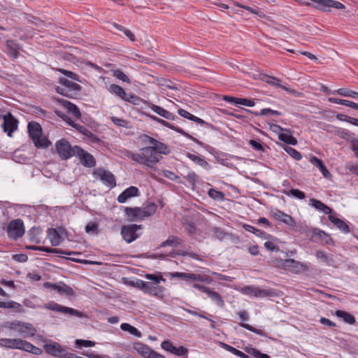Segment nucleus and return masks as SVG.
<instances>
[{"mask_svg": "<svg viewBox=\"0 0 358 358\" xmlns=\"http://www.w3.org/2000/svg\"><path fill=\"white\" fill-rule=\"evenodd\" d=\"M129 157L133 161L151 169H154L156 164L162 158L150 145L141 148L139 153L131 152Z\"/></svg>", "mask_w": 358, "mask_h": 358, "instance_id": "1", "label": "nucleus"}, {"mask_svg": "<svg viewBox=\"0 0 358 358\" xmlns=\"http://www.w3.org/2000/svg\"><path fill=\"white\" fill-rule=\"evenodd\" d=\"M27 129L29 137L36 148H46L51 144L46 138L42 137V129L38 123L31 122L28 124Z\"/></svg>", "mask_w": 358, "mask_h": 358, "instance_id": "2", "label": "nucleus"}, {"mask_svg": "<svg viewBox=\"0 0 358 358\" xmlns=\"http://www.w3.org/2000/svg\"><path fill=\"white\" fill-rule=\"evenodd\" d=\"M145 278L151 280L147 282L145 293L162 298L164 296V288L160 286L159 283L165 280L162 276H157L153 274H146Z\"/></svg>", "mask_w": 358, "mask_h": 358, "instance_id": "3", "label": "nucleus"}, {"mask_svg": "<svg viewBox=\"0 0 358 358\" xmlns=\"http://www.w3.org/2000/svg\"><path fill=\"white\" fill-rule=\"evenodd\" d=\"M78 147V145L72 147L69 143L64 138L57 141L55 143L57 153L62 159H68L75 156L77 152L76 148Z\"/></svg>", "mask_w": 358, "mask_h": 358, "instance_id": "4", "label": "nucleus"}, {"mask_svg": "<svg viewBox=\"0 0 358 358\" xmlns=\"http://www.w3.org/2000/svg\"><path fill=\"white\" fill-rule=\"evenodd\" d=\"M25 232L23 222L20 219L11 221L7 228L8 236L13 240H17L22 237Z\"/></svg>", "mask_w": 358, "mask_h": 358, "instance_id": "5", "label": "nucleus"}, {"mask_svg": "<svg viewBox=\"0 0 358 358\" xmlns=\"http://www.w3.org/2000/svg\"><path fill=\"white\" fill-rule=\"evenodd\" d=\"M2 118L3 120L2 124L3 131L7 134L8 136L13 137V134L18 128V120L10 113L3 115Z\"/></svg>", "mask_w": 358, "mask_h": 358, "instance_id": "6", "label": "nucleus"}, {"mask_svg": "<svg viewBox=\"0 0 358 358\" xmlns=\"http://www.w3.org/2000/svg\"><path fill=\"white\" fill-rule=\"evenodd\" d=\"M142 225L135 224L124 225L122 227L121 234L123 239L128 243H130L139 237L137 234L138 229H141Z\"/></svg>", "mask_w": 358, "mask_h": 358, "instance_id": "7", "label": "nucleus"}, {"mask_svg": "<svg viewBox=\"0 0 358 358\" xmlns=\"http://www.w3.org/2000/svg\"><path fill=\"white\" fill-rule=\"evenodd\" d=\"M94 175L96 176L108 187L113 188L116 186L115 176L111 172L99 168L94 171Z\"/></svg>", "mask_w": 358, "mask_h": 358, "instance_id": "8", "label": "nucleus"}, {"mask_svg": "<svg viewBox=\"0 0 358 358\" xmlns=\"http://www.w3.org/2000/svg\"><path fill=\"white\" fill-rule=\"evenodd\" d=\"M143 141L145 144H150L151 148L159 155L162 154L167 155L169 153V150L166 145L158 141L152 137L145 135L143 136Z\"/></svg>", "mask_w": 358, "mask_h": 358, "instance_id": "9", "label": "nucleus"}, {"mask_svg": "<svg viewBox=\"0 0 358 358\" xmlns=\"http://www.w3.org/2000/svg\"><path fill=\"white\" fill-rule=\"evenodd\" d=\"M45 308L48 310H50L62 313L64 314L75 315V316L79 317H80L83 315L81 312H79L78 310H77L76 309L62 306V305H60L57 303L53 302V301L45 304Z\"/></svg>", "mask_w": 358, "mask_h": 358, "instance_id": "10", "label": "nucleus"}, {"mask_svg": "<svg viewBox=\"0 0 358 358\" xmlns=\"http://www.w3.org/2000/svg\"><path fill=\"white\" fill-rule=\"evenodd\" d=\"M283 264L285 268L294 273H299L309 270L308 264L296 261L294 259H287L284 260Z\"/></svg>", "mask_w": 358, "mask_h": 358, "instance_id": "11", "label": "nucleus"}, {"mask_svg": "<svg viewBox=\"0 0 358 358\" xmlns=\"http://www.w3.org/2000/svg\"><path fill=\"white\" fill-rule=\"evenodd\" d=\"M76 149L77 152L75 156L79 159L83 166L88 168H93L96 166V159L90 153L84 150L80 147L76 148Z\"/></svg>", "mask_w": 358, "mask_h": 358, "instance_id": "12", "label": "nucleus"}, {"mask_svg": "<svg viewBox=\"0 0 358 358\" xmlns=\"http://www.w3.org/2000/svg\"><path fill=\"white\" fill-rule=\"evenodd\" d=\"M43 286L45 288L54 289L59 294L66 296H71L75 294L73 289L63 282H59L56 284L46 282L43 284Z\"/></svg>", "mask_w": 358, "mask_h": 358, "instance_id": "13", "label": "nucleus"}, {"mask_svg": "<svg viewBox=\"0 0 358 358\" xmlns=\"http://www.w3.org/2000/svg\"><path fill=\"white\" fill-rule=\"evenodd\" d=\"M17 332L23 338H30L35 336L36 329L31 324L20 321Z\"/></svg>", "mask_w": 358, "mask_h": 358, "instance_id": "14", "label": "nucleus"}, {"mask_svg": "<svg viewBox=\"0 0 358 358\" xmlns=\"http://www.w3.org/2000/svg\"><path fill=\"white\" fill-rule=\"evenodd\" d=\"M57 115L61 117L69 125L71 126L72 127L75 128L78 131H79L80 133L83 134L85 136H93L92 133L86 129L85 127L80 125L78 124L75 123L69 117H68L66 115H64L62 112H58Z\"/></svg>", "mask_w": 358, "mask_h": 358, "instance_id": "15", "label": "nucleus"}, {"mask_svg": "<svg viewBox=\"0 0 358 358\" xmlns=\"http://www.w3.org/2000/svg\"><path fill=\"white\" fill-rule=\"evenodd\" d=\"M271 215L274 219L283 222L287 226L294 227L296 225V221L292 216L280 210H277L273 211L271 213Z\"/></svg>", "mask_w": 358, "mask_h": 358, "instance_id": "16", "label": "nucleus"}, {"mask_svg": "<svg viewBox=\"0 0 358 358\" xmlns=\"http://www.w3.org/2000/svg\"><path fill=\"white\" fill-rule=\"evenodd\" d=\"M148 105H149V107L155 113H156L159 116L163 117L164 118H165L166 120H174L176 119H178V117L177 116H176L174 114H173L172 113L166 110V109H164L159 106H157V105L151 103H149Z\"/></svg>", "mask_w": 358, "mask_h": 358, "instance_id": "17", "label": "nucleus"}, {"mask_svg": "<svg viewBox=\"0 0 358 358\" xmlns=\"http://www.w3.org/2000/svg\"><path fill=\"white\" fill-rule=\"evenodd\" d=\"M6 52L11 57L17 59L21 50L20 45L13 40L6 41Z\"/></svg>", "mask_w": 358, "mask_h": 358, "instance_id": "18", "label": "nucleus"}, {"mask_svg": "<svg viewBox=\"0 0 358 358\" xmlns=\"http://www.w3.org/2000/svg\"><path fill=\"white\" fill-rule=\"evenodd\" d=\"M125 213L130 221H139L144 218L141 208H125Z\"/></svg>", "mask_w": 358, "mask_h": 358, "instance_id": "19", "label": "nucleus"}, {"mask_svg": "<svg viewBox=\"0 0 358 358\" xmlns=\"http://www.w3.org/2000/svg\"><path fill=\"white\" fill-rule=\"evenodd\" d=\"M138 189L137 187L131 186L124 190L118 196L117 201L120 203H125L131 197L138 196Z\"/></svg>", "mask_w": 358, "mask_h": 358, "instance_id": "20", "label": "nucleus"}, {"mask_svg": "<svg viewBox=\"0 0 358 358\" xmlns=\"http://www.w3.org/2000/svg\"><path fill=\"white\" fill-rule=\"evenodd\" d=\"M187 157L196 165L203 168L204 169L207 171L211 169L210 165L203 156L196 154L187 153Z\"/></svg>", "mask_w": 358, "mask_h": 358, "instance_id": "21", "label": "nucleus"}, {"mask_svg": "<svg viewBox=\"0 0 358 358\" xmlns=\"http://www.w3.org/2000/svg\"><path fill=\"white\" fill-rule=\"evenodd\" d=\"M309 205L315 208L318 211L324 213V214L329 215H332L331 208L319 200L315 199H310L309 200Z\"/></svg>", "mask_w": 358, "mask_h": 358, "instance_id": "22", "label": "nucleus"}, {"mask_svg": "<svg viewBox=\"0 0 358 358\" xmlns=\"http://www.w3.org/2000/svg\"><path fill=\"white\" fill-rule=\"evenodd\" d=\"M59 102L68 110L71 115L77 119L81 117V113L79 108L73 103L65 99H59Z\"/></svg>", "mask_w": 358, "mask_h": 358, "instance_id": "23", "label": "nucleus"}, {"mask_svg": "<svg viewBox=\"0 0 358 358\" xmlns=\"http://www.w3.org/2000/svg\"><path fill=\"white\" fill-rule=\"evenodd\" d=\"M162 125L166 127H168L173 131H177L178 133H180L182 135H184L185 136H187V138H190L192 141H193L194 142L196 143L197 144L200 145H203V143L201 141H199L198 139H196V138L189 135L188 134L185 133L182 129L179 128L177 126H175L174 124H171L170 122L163 120H162Z\"/></svg>", "mask_w": 358, "mask_h": 358, "instance_id": "24", "label": "nucleus"}, {"mask_svg": "<svg viewBox=\"0 0 358 358\" xmlns=\"http://www.w3.org/2000/svg\"><path fill=\"white\" fill-rule=\"evenodd\" d=\"M162 125L166 127H168L173 131H177L178 133H180L182 135H184L185 136H187V138H190L192 141H193L194 142L196 143L197 144L200 145H203V143L201 141H199L198 139H196V138L189 135L188 134L185 133L182 129L179 128L177 126H175L174 124H171L170 122L163 120H162Z\"/></svg>", "mask_w": 358, "mask_h": 358, "instance_id": "25", "label": "nucleus"}, {"mask_svg": "<svg viewBox=\"0 0 358 358\" xmlns=\"http://www.w3.org/2000/svg\"><path fill=\"white\" fill-rule=\"evenodd\" d=\"M224 99L229 103H234L236 105H243L249 107H252L255 106V101L252 99L236 98L228 96H225Z\"/></svg>", "mask_w": 358, "mask_h": 358, "instance_id": "26", "label": "nucleus"}, {"mask_svg": "<svg viewBox=\"0 0 358 358\" xmlns=\"http://www.w3.org/2000/svg\"><path fill=\"white\" fill-rule=\"evenodd\" d=\"M334 134L341 138H343L348 141L349 143H350V144L356 138L355 134L354 133H352L350 131L342 128H336L334 131Z\"/></svg>", "mask_w": 358, "mask_h": 358, "instance_id": "27", "label": "nucleus"}, {"mask_svg": "<svg viewBox=\"0 0 358 358\" xmlns=\"http://www.w3.org/2000/svg\"><path fill=\"white\" fill-rule=\"evenodd\" d=\"M329 220L342 232L348 234L350 232L348 225L342 220L337 218L335 215H329Z\"/></svg>", "mask_w": 358, "mask_h": 358, "instance_id": "28", "label": "nucleus"}, {"mask_svg": "<svg viewBox=\"0 0 358 358\" xmlns=\"http://www.w3.org/2000/svg\"><path fill=\"white\" fill-rule=\"evenodd\" d=\"M20 338H0V346L10 349H19Z\"/></svg>", "mask_w": 358, "mask_h": 358, "instance_id": "29", "label": "nucleus"}, {"mask_svg": "<svg viewBox=\"0 0 358 358\" xmlns=\"http://www.w3.org/2000/svg\"><path fill=\"white\" fill-rule=\"evenodd\" d=\"M134 349L143 358H149L153 350L142 343H135Z\"/></svg>", "mask_w": 358, "mask_h": 358, "instance_id": "30", "label": "nucleus"}, {"mask_svg": "<svg viewBox=\"0 0 358 358\" xmlns=\"http://www.w3.org/2000/svg\"><path fill=\"white\" fill-rule=\"evenodd\" d=\"M292 227H293V229L296 232H299V234H305L306 236L310 237V238H312L313 230L315 228L309 227L308 226H307L303 223H299V224L296 223V225Z\"/></svg>", "mask_w": 358, "mask_h": 358, "instance_id": "31", "label": "nucleus"}, {"mask_svg": "<svg viewBox=\"0 0 358 358\" xmlns=\"http://www.w3.org/2000/svg\"><path fill=\"white\" fill-rule=\"evenodd\" d=\"M262 80H263V81H264L265 83H266L268 85L275 86V87H279L283 89L284 90L288 91L291 93H296L295 90H289L287 87H286L285 86L280 85V80L275 77L264 76V77L262 78Z\"/></svg>", "mask_w": 358, "mask_h": 358, "instance_id": "32", "label": "nucleus"}, {"mask_svg": "<svg viewBox=\"0 0 358 358\" xmlns=\"http://www.w3.org/2000/svg\"><path fill=\"white\" fill-rule=\"evenodd\" d=\"M317 238L326 244H330L332 242V238L327 234L317 228L313 230L312 238Z\"/></svg>", "mask_w": 358, "mask_h": 358, "instance_id": "33", "label": "nucleus"}, {"mask_svg": "<svg viewBox=\"0 0 358 358\" xmlns=\"http://www.w3.org/2000/svg\"><path fill=\"white\" fill-rule=\"evenodd\" d=\"M317 238L326 244H330L332 242V238L327 234L317 228L313 230L312 238Z\"/></svg>", "mask_w": 358, "mask_h": 358, "instance_id": "34", "label": "nucleus"}, {"mask_svg": "<svg viewBox=\"0 0 358 358\" xmlns=\"http://www.w3.org/2000/svg\"><path fill=\"white\" fill-rule=\"evenodd\" d=\"M317 238L326 244H330L332 242V238L327 234L317 228L313 230L312 238Z\"/></svg>", "mask_w": 358, "mask_h": 358, "instance_id": "35", "label": "nucleus"}, {"mask_svg": "<svg viewBox=\"0 0 358 358\" xmlns=\"http://www.w3.org/2000/svg\"><path fill=\"white\" fill-rule=\"evenodd\" d=\"M178 113L179 115H180L181 117H183L189 120L195 122L199 124L203 125V124H206V122L203 120H202L196 116H194V115L189 113V112H187V110H185L184 109H182V108L179 109Z\"/></svg>", "mask_w": 358, "mask_h": 358, "instance_id": "36", "label": "nucleus"}, {"mask_svg": "<svg viewBox=\"0 0 358 358\" xmlns=\"http://www.w3.org/2000/svg\"><path fill=\"white\" fill-rule=\"evenodd\" d=\"M48 236L52 246H57L61 243V236L55 229H49Z\"/></svg>", "mask_w": 358, "mask_h": 358, "instance_id": "37", "label": "nucleus"}, {"mask_svg": "<svg viewBox=\"0 0 358 358\" xmlns=\"http://www.w3.org/2000/svg\"><path fill=\"white\" fill-rule=\"evenodd\" d=\"M335 315L338 317L343 319L347 324H354L356 322L355 317L345 311L338 310L336 311Z\"/></svg>", "mask_w": 358, "mask_h": 358, "instance_id": "38", "label": "nucleus"}, {"mask_svg": "<svg viewBox=\"0 0 358 358\" xmlns=\"http://www.w3.org/2000/svg\"><path fill=\"white\" fill-rule=\"evenodd\" d=\"M206 294L217 306L222 308L224 306V300L217 292L209 289Z\"/></svg>", "mask_w": 358, "mask_h": 358, "instance_id": "39", "label": "nucleus"}, {"mask_svg": "<svg viewBox=\"0 0 358 358\" xmlns=\"http://www.w3.org/2000/svg\"><path fill=\"white\" fill-rule=\"evenodd\" d=\"M182 243V241L178 236H170L166 241L160 244V247L172 246L178 247Z\"/></svg>", "mask_w": 358, "mask_h": 358, "instance_id": "40", "label": "nucleus"}, {"mask_svg": "<svg viewBox=\"0 0 358 358\" xmlns=\"http://www.w3.org/2000/svg\"><path fill=\"white\" fill-rule=\"evenodd\" d=\"M315 3L314 7L316 9L326 12L330 10L331 0H310Z\"/></svg>", "mask_w": 358, "mask_h": 358, "instance_id": "41", "label": "nucleus"}, {"mask_svg": "<svg viewBox=\"0 0 358 358\" xmlns=\"http://www.w3.org/2000/svg\"><path fill=\"white\" fill-rule=\"evenodd\" d=\"M244 351L255 358H271L269 355L262 353L259 350L251 346L245 347Z\"/></svg>", "mask_w": 358, "mask_h": 358, "instance_id": "42", "label": "nucleus"}, {"mask_svg": "<svg viewBox=\"0 0 358 358\" xmlns=\"http://www.w3.org/2000/svg\"><path fill=\"white\" fill-rule=\"evenodd\" d=\"M278 138L281 141L289 145H295L297 144V140L296 138L288 133H278Z\"/></svg>", "mask_w": 358, "mask_h": 358, "instance_id": "43", "label": "nucleus"}, {"mask_svg": "<svg viewBox=\"0 0 358 358\" xmlns=\"http://www.w3.org/2000/svg\"><path fill=\"white\" fill-rule=\"evenodd\" d=\"M208 279L207 277L201 275L200 274H194L192 273H185V277H184L183 280H185L187 282L200 281L204 282Z\"/></svg>", "mask_w": 358, "mask_h": 358, "instance_id": "44", "label": "nucleus"}, {"mask_svg": "<svg viewBox=\"0 0 358 358\" xmlns=\"http://www.w3.org/2000/svg\"><path fill=\"white\" fill-rule=\"evenodd\" d=\"M60 86H58L57 88H71V89H76L81 90V87L76 83H73L71 80H69L66 78H62L59 79Z\"/></svg>", "mask_w": 358, "mask_h": 358, "instance_id": "45", "label": "nucleus"}, {"mask_svg": "<svg viewBox=\"0 0 358 358\" xmlns=\"http://www.w3.org/2000/svg\"><path fill=\"white\" fill-rule=\"evenodd\" d=\"M57 92L66 97L73 98L77 96L80 90L71 88H57Z\"/></svg>", "mask_w": 358, "mask_h": 358, "instance_id": "46", "label": "nucleus"}, {"mask_svg": "<svg viewBox=\"0 0 358 358\" xmlns=\"http://www.w3.org/2000/svg\"><path fill=\"white\" fill-rule=\"evenodd\" d=\"M29 248L31 250L43 251V252H49V253H59V254H65V255H71L73 253L71 252L62 251V250H60L58 249H52V248H47V247L32 246V247H30Z\"/></svg>", "mask_w": 358, "mask_h": 358, "instance_id": "47", "label": "nucleus"}, {"mask_svg": "<svg viewBox=\"0 0 358 358\" xmlns=\"http://www.w3.org/2000/svg\"><path fill=\"white\" fill-rule=\"evenodd\" d=\"M120 328L122 331H128L133 336H135L136 337L141 336V333L136 327L130 325L128 323H122L120 325Z\"/></svg>", "mask_w": 358, "mask_h": 358, "instance_id": "48", "label": "nucleus"}, {"mask_svg": "<svg viewBox=\"0 0 358 358\" xmlns=\"http://www.w3.org/2000/svg\"><path fill=\"white\" fill-rule=\"evenodd\" d=\"M144 217H150L154 215L157 210V206L154 203H150L143 208H141Z\"/></svg>", "mask_w": 358, "mask_h": 358, "instance_id": "49", "label": "nucleus"}, {"mask_svg": "<svg viewBox=\"0 0 358 358\" xmlns=\"http://www.w3.org/2000/svg\"><path fill=\"white\" fill-rule=\"evenodd\" d=\"M208 194L211 199L215 201H222L224 198V194L223 192L213 188L208 190Z\"/></svg>", "mask_w": 358, "mask_h": 358, "instance_id": "50", "label": "nucleus"}, {"mask_svg": "<svg viewBox=\"0 0 358 358\" xmlns=\"http://www.w3.org/2000/svg\"><path fill=\"white\" fill-rule=\"evenodd\" d=\"M4 306H3V308H9V309H14L16 310L19 313H22L23 309L19 303H17L13 301H4Z\"/></svg>", "mask_w": 358, "mask_h": 358, "instance_id": "51", "label": "nucleus"}, {"mask_svg": "<svg viewBox=\"0 0 358 358\" xmlns=\"http://www.w3.org/2000/svg\"><path fill=\"white\" fill-rule=\"evenodd\" d=\"M248 111L252 114H254L256 116L266 115L268 114H271V115H281V113L279 111L274 110H272L270 108H263L260 110V112H254V111H251L249 110H248Z\"/></svg>", "mask_w": 358, "mask_h": 358, "instance_id": "52", "label": "nucleus"}, {"mask_svg": "<svg viewBox=\"0 0 358 358\" xmlns=\"http://www.w3.org/2000/svg\"><path fill=\"white\" fill-rule=\"evenodd\" d=\"M336 93L341 96L346 97L355 98L357 96V92L347 88H340L336 90Z\"/></svg>", "mask_w": 358, "mask_h": 358, "instance_id": "53", "label": "nucleus"}, {"mask_svg": "<svg viewBox=\"0 0 358 358\" xmlns=\"http://www.w3.org/2000/svg\"><path fill=\"white\" fill-rule=\"evenodd\" d=\"M108 90L110 91V92L115 94L120 97L125 95L124 90L122 87L115 84L110 85L108 88Z\"/></svg>", "mask_w": 358, "mask_h": 358, "instance_id": "54", "label": "nucleus"}, {"mask_svg": "<svg viewBox=\"0 0 358 358\" xmlns=\"http://www.w3.org/2000/svg\"><path fill=\"white\" fill-rule=\"evenodd\" d=\"M170 352L175 355L182 357L187 355L188 350L184 346L176 347L173 345Z\"/></svg>", "mask_w": 358, "mask_h": 358, "instance_id": "55", "label": "nucleus"}, {"mask_svg": "<svg viewBox=\"0 0 358 358\" xmlns=\"http://www.w3.org/2000/svg\"><path fill=\"white\" fill-rule=\"evenodd\" d=\"M284 149L294 159L300 160L302 158L301 154L296 149L287 146H285Z\"/></svg>", "mask_w": 358, "mask_h": 358, "instance_id": "56", "label": "nucleus"}, {"mask_svg": "<svg viewBox=\"0 0 358 358\" xmlns=\"http://www.w3.org/2000/svg\"><path fill=\"white\" fill-rule=\"evenodd\" d=\"M328 101L331 103L341 104V105L346 106H348L350 108L352 107L353 103H354L349 100L340 99H336V98H329Z\"/></svg>", "mask_w": 358, "mask_h": 358, "instance_id": "57", "label": "nucleus"}, {"mask_svg": "<svg viewBox=\"0 0 358 358\" xmlns=\"http://www.w3.org/2000/svg\"><path fill=\"white\" fill-rule=\"evenodd\" d=\"M176 255H181V256H189L193 259H198V255L193 252H187V251H181L178 250V252L176 253L175 252H172L170 253V256L171 257H175Z\"/></svg>", "mask_w": 358, "mask_h": 358, "instance_id": "58", "label": "nucleus"}, {"mask_svg": "<svg viewBox=\"0 0 358 358\" xmlns=\"http://www.w3.org/2000/svg\"><path fill=\"white\" fill-rule=\"evenodd\" d=\"M85 231L88 234H98V224L90 222L87 224L85 227Z\"/></svg>", "mask_w": 358, "mask_h": 358, "instance_id": "59", "label": "nucleus"}, {"mask_svg": "<svg viewBox=\"0 0 358 358\" xmlns=\"http://www.w3.org/2000/svg\"><path fill=\"white\" fill-rule=\"evenodd\" d=\"M20 322V321L19 320L6 321L3 324V327L6 329H13L17 331Z\"/></svg>", "mask_w": 358, "mask_h": 358, "instance_id": "60", "label": "nucleus"}, {"mask_svg": "<svg viewBox=\"0 0 358 358\" xmlns=\"http://www.w3.org/2000/svg\"><path fill=\"white\" fill-rule=\"evenodd\" d=\"M242 327L253 332V333H255L257 334V335H259V336H266V334L264 331L262 330H260V329H257L253 327H252L251 325L247 324V323H241L240 324Z\"/></svg>", "mask_w": 358, "mask_h": 358, "instance_id": "61", "label": "nucleus"}, {"mask_svg": "<svg viewBox=\"0 0 358 358\" xmlns=\"http://www.w3.org/2000/svg\"><path fill=\"white\" fill-rule=\"evenodd\" d=\"M113 75L115 78H117V79H119L123 82H125L127 83H131L128 76L123 71H122L120 70L115 71L113 73Z\"/></svg>", "mask_w": 358, "mask_h": 358, "instance_id": "62", "label": "nucleus"}, {"mask_svg": "<svg viewBox=\"0 0 358 358\" xmlns=\"http://www.w3.org/2000/svg\"><path fill=\"white\" fill-rule=\"evenodd\" d=\"M253 296H256V297L263 298V297L271 296V292L268 290H266V289H259V288L255 287V290H254Z\"/></svg>", "mask_w": 358, "mask_h": 358, "instance_id": "63", "label": "nucleus"}, {"mask_svg": "<svg viewBox=\"0 0 358 358\" xmlns=\"http://www.w3.org/2000/svg\"><path fill=\"white\" fill-rule=\"evenodd\" d=\"M186 178L192 186H194L195 184L199 182V176L194 171L189 172Z\"/></svg>", "mask_w": 358, "mask_h": 358, "instance_id": "64", "label": "nucleus"}]
</instances>
